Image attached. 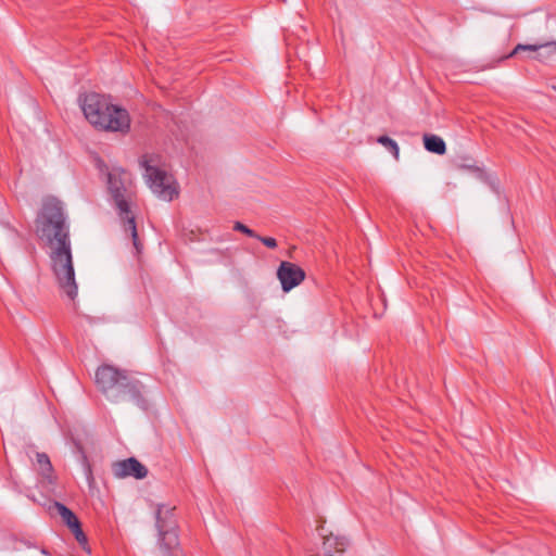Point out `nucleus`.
<instances>
[{
	"instance_id": "6",
	"label": "nucleus",
	"mask_w": 556,
	"mask_h": 556,
	"mask_svg": "<svg viewBox=\"0 0 556 556\" xmlns=\"http://www.w3.org/2000/svg\"><path fill=\"white\" fill-rule=\"evenodd\" d=\"M282 290L289 292L305 279V271L296 264L283 261L277 269Z\"/></svg>"
},
{
	"instance_id": "18",
	"label": "nucleus",
	"mask_w": 556,
	"mask_h": 556,
	"mask_svg": "<svg viewBox=\"0 0 556 556\" xmlns=\"http://www.w3.org/2000/svg\"><path fill=\"white\" fill-rule=\"evenodd\" d=\"M257 240H260L264 245H266L267 248L269 249H275L277 248V241L275 238H271V237H262V236H258L255 238Z\"/></svg>"
},
{
	"instance_id": "4",
	"label": "nucleus",
	"mask_w": 556,
	"mask_h": 556,
	"mask_svg": "<svg viewBox=\"0 0 556 556\" xmlns=\"http://www.w3.org/2000/svg\"><path fill=\"white\" fill-rule=\"evenodd\" d=\"M79 104L86 119L100 130L127 132L130 128L128 111L111 103L105 96L87 93L79 98Z\"/></svg>"
},
{
	"instance_id": "16",
	"label": "nucleus",
	"mask_w": 556,
	"mask_h": 556,
	"mask_svg": "<svg viewBox=\"0 0 556 556\" xmlns=\"http://www.w3.org/2000/svg\"><path fill=\"white\" fill-rule=\"evenodd\" d=\"M71 531L75 535V539L77 540V542L83 546V548L85 551H87L88 553H90V548L88 547V544H87V536L84 533L80 523L77 525V527L71 528Z\"/></svg>"
},
{
	"instance_id": "2",
	"label": "nucleus",
	"mask_w": 556,
	"mask_h": 556,
	"mask_svg": "<svg viewBox=\"0 0 556 556\" xmlns=\"http://www.w3.org/2000/svg\"><path fill=\"white\" fill-rule=\"evenodd\" d=\"M96 383L110 402H131L142 410L148 409V390L136 375L102 365L96 371Z\"/></svg>"
},
{
	"instance_id": "13",
	"label": "nucleus",
	"mask_w": 556,
	"mask_h": 556,
	"mask_svg": "<svg viewBox=\"0 0 556 556\" xmlns=\"http://www.w3.org/2000/svg\"><path fill=\"white\" fill-rule=\"evenodd\" d=\"M53 507L70 529L80 523L76 515L62 503L55 502Z\"/></svg>"
},
{
	"instance_id": "8",
	"label": "nucleus",
	"mask_w": 556,
	"mask_h": 556,
	"mask_svg": "<svg viewBox=\"0 0 556 556\" xmlns=\"http://www.w3.org/2000/svg\"><path fill=\"white\" fill-rule=\"evenodd\" d=\"M114 476L117 478L134 477L143 479L148 475V469L134 457L117 462L113 465Z\"/></svg>"
},
{
	"instance_id": "17",
	"label": "nucleus",
	"mask_w": 556,
	"mask_h": 556,
	"mask_svg": "<svg viewBox=\"0 0 556 556\" xmlns=\"http://www.w3.org/2000/svg\"><path fill=\"white\" fill-rule=\"evenodd\" d=\"M233 230L240 231V232H242V233H244V235H247L248 237H251V238H256L257 237V233L254 230H252L251 228H249L248 226H245L241 222H236L235 223Z\"/></svg>"
},
{
	"instance_id": "11",
	"label": "nucleus",
	"mask_w": 556,
	"mask_h": 556,
	"mask_svg": "<svg viewBox=\"0 0 556 556\" xmlns=\"http://www.w3.org/2000/svg\"><path fill=\"white\" fill-rule=\"evenodd\" d=\"M36 470L38 471L41 480L48 484H53L56 480L52 464L46 453H36Z\"/></svg>"
},
{
	"instance_id": "5",
	"label": "nucleus",
	"mask_w": 556,
	"mask_h": 556,
	"mask_svg": "<svg viewBox=\"0 0 556 556\" xmlns=\"http://www.w3.org/2000/svg\"><path fill=\"white\" fill-rule=\"evenodd\" d=\"M151 156L143 155L140 165L144 168V178L154 194L165 201H172L178 195V189L172 175L151 165Z\"/></svg>"
},
{
	"instance_id": "10",
	"label": "nucleus",
	"mask_w": 556,
	"mask_h": 556,
	"mask_svg": "<svg viewBox=\"0 0 556 556\" xmlns=\"http://www.w3.org/2000/svg\"><path fill=\"white\" fill-rule=\"evenodd\" d=\"M348 545V541L345 538L336 536V535H325L324 542L321 546L323 556H342L345 552ZM311 556H321L320 554H315Z\"/></svg>"
},
{
	"instance_id": "9",
	"label": "nucleus",
	"mask_w": 556,
	"mask_h": 556,
	"mask_svg": "<svg viewBox=\"0 0 556 556\" xmlns=\"http://www.w3.org/2000/svg\"><path fill=\"white\" fill-rule=\"evenodd\" d=\"M521 51H530L535 52L534 56L539 61H547L554 54H556V41L545 42L541 45H523L518 43L514 50L510 52L509 56H514Z\"/></svg>"
},
{
	"instance_id": "19",
	"label": "nucleus",
	"mask_w": 556,
	"mask_h": 556,
	"mask_svg": "<svg viewBox=\"0 0 556 556\" xmlns=\"http://www.w3.org/2000/svg\"><path fill=\"white\" fill-rule=\"evenodd\" d=\"M552 88L556 91V86H553Z\"/></svg>"
},
{
	"instance_id": "15",
	"label": "nucleus",
	"mask_w": 556,
	"mask_h": 556,
	"mask_svg": "<svg viewBox=\"0 0 556 556\" xmlns=\"http://www.w3.org/2000/svg\"><path fill=\"white\" fill-rule=\"evenodd\" d=\"M377 141L382 144L384 148H387L391 153L392 155L397 160L399 159V155H400V149H399V146L397 143L391 139L390 137L388 136H380Z\"/></svg>"
},
{
	"instance_id": "7",
	"label": "nucleus",
	"mask_w": 556,
	"mask_h": 556,
	"mask_svg": "<svg viewBox=\"0 0 556 556\" xmlns=\"http://www.w3.org/2000/svg\"><path fill=\"white\" fill-rule=\"evenodd\" d=\"M174 507L159 505L156 509V528L160 541L170 540L176 533V520L174 518Z\"/></svg>"
},
{
	"instance_id": "12",
	"label": "nucleus",
	"mask_w": 556,
	"mask_h": 556,
	"mask_svg": "<svg viewBox=\"0 0 556 556\" xmlns=\"http://www.w3.org/2000/svg\"><path fill=\"white\" fill-rule=\"evenodd\" d=\"M424 144L427 151L442 155L446 151L444 140L437 135H425Z\"/></svg>"
},
{
	"instance_id": "3",
	"label": "nucleus",
	"mask_w": 556,
	"mask_h": 556,
	"mask_svg": "<svg viewBox=\"0 0 556 556\" xmlns=\"http://www.w3.org/2000/svg\"><path fill=\"white\" fill-rule=\"evenodd\" d=\"M105 170L109 200L116 210L124 230L130 232L136 252L140 253L142 244L138 238L136 219L131 210L137 200V190L132 175L122 167L109 169L105 166Z\"/></svg>"
},
{
	"instance_id": "1",
	"label": "nucleus",
	"mask_w": 556,
	"mask_h": 556,
	"mask_svg": "<svg viewBox=\"0 0 556 556\" xmlns=\"http://www.w3.org/2000/svg\"><path fill=\"white\" fill-rule=\"evenodd\" d=\"M36 235L50 248L51 268L60 289L71 300L77 296V283L73 265L70 226L62 203L55 198L42 202L36 220Z\"/></svg>"
},
{
	"instance_id": "14",
	"label": "nucleus",
	"mask_w": 556,
	"mask_h": 556,
	"mask_svg": "<svg viewBox=\"0 0 556 556\" xmlns=\"http://www.w3.org/2000/svg\"><path fill=\"white\" fill-rule=\"evenodd\" d=\"M178 546V536L174 534L173 539L160 541V548L162 551L163 556H178L179 551L176 548Z\"/></svg>"
}]
</instances>
